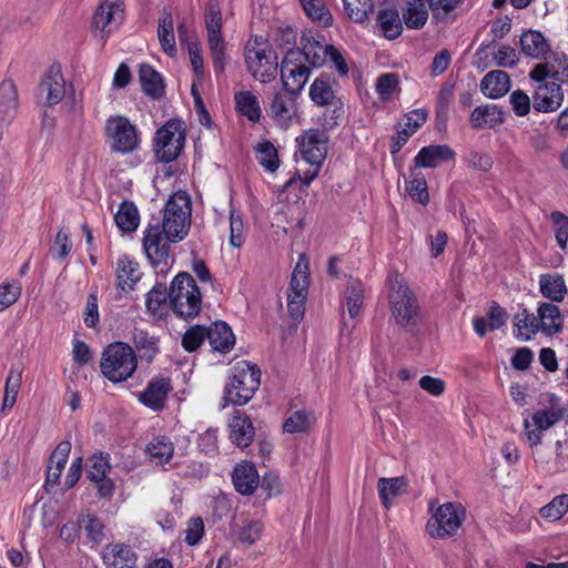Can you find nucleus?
<instances>
[{"label": "nucleus", "instance_id": "obj_31", "mask_svg": "<svg viewBox=\"0 0 568 568\" xmlns=\"http://www.w3.org/2000/svg\"><path fill=\"white\" fill-rule=\"evenodd\" d=\"M18 109V92L11 80L0 83V126L12 121Z\"/></svg>", "mask_w": 568, "mask_h": 568}, {"label": "nucleus", "instance_id": "obj_59", "mask_svg": "<svg viewBox=\"0 0 568 568\" xmlns=\"http://www.w3.org/2000/svg\"><path fill=\"white\" fill-rule=\"evenodd\" d=\"M206 338V327L195 325L190 327L182 337V346L187 352L195 351Z\"/></svg>", "mask_w": 568, "mask_h": 568}, {"label": "nucleus", "instance_id": "obj_14", "mask_svg": "<svg viewBox=\"0 0 568 568\" xmlns=\"http://www.w3.org/2000/svg\"><path fill=\"white\" fill-rule=\"evenodd\" d=\"M105 135L113 152L128 154L139 146L136 128L125 116H110L105 123Z\"/></svg>", "mask_w": 568, "mask_h": 568}, {"label": "nucleus", "instance_id": "obj_37", "mask_svg": "<svg viewBox=\"0 0 568 568\" xmlns=\"http://www.w3.org/2000/svg\"><path fill=\"white\" fill-rule=\"evenodd\" d=\"M234 102L236 111L247 118L250 121L256 123L261 119V106L257 97L251 91H240L234 94Z\"/></svg>", "mask_w": 568, "mask_h": 568}, {"label": "nucleus", "instance_id": "obj_41", "mask_svg": "<svg viewBox=\"0 0 568 568\" xmlns=\"http://www.w3.org/2000/svg\"><path fill=\"white\" fill-rule=\"evenodd\" d=\"M305 14L322 27L333 23V16L324 0H300Z\"/></svg>", "mask_w": 568, "mask_h": 568}, {"label": "nucleus", "instance_id": "obj_47", "mask_svg": "<svg viewBox=\"0 0 568 568\" xmlns=\"http://www.w3.org/2000/svg\"><path fill=\"white\" fill-rule=\"evenodd\" d=\"M406 191L412 200L426 205L429 202L427 183L420 172L410 171L409 180L406 181Z\"/></svg>", "mask_w": 568, "mask_h": 568}, {"label": "nucleus", "instance_id": "obj_60", "mask_svg": "<svg viewBox=\"0 0 568 568\" xmlns=\"http://www.w3.org/2000/svg\"><path fill=\"white\" fill-rule=\"evenodd\" d=\"M80 525L84 529L87 537L94 542H99L103 538V524L102 521L93 516L87 515L80 519Z\"/></svg>", "mask_w": 568, "mask_h": 568}, {"label": "nucleus", "instance_id": "obj_54", "mask_svg": "<svg viewBox=\"0 0 568 568\" xmlns=\"http://www.w3.org/2000/svg\"><path fill=\"white\" fill-rule=\"evenodd\" d=\"M346 14L355 22H364L373 11L372 0H343Z\"/></svg>", "mask_w": 568, "mask_h": 568}, {"label": "nucleus", "instance_id": "obj_56", "mask_svg": "<svg viewBox=\"0 0 568 568\" xmlns=\"http://www.w3.org/2000/svg\"><path fill=\"white\" fill-rule=\"evenodd\" d=\"M257 161L266 171L274 172L278 168L277 150L271 142L261 143L257 146Z\"/></svg>", "mask_w": 568, "mask_h": 568}, {"label": "nucleus", "instance_id": "obj_17", "mask_svg": "<svg viewBox=\"0 0 568 568\" xmlns=\"http://www.w3.org/2000/svg\"><path fill=\"white\" fill-rule=\"evenodd\" d=\"M65 94V81L59 67L48 69L38 87V97L47 105L58 104Z\"/></svg>", "mask_w": 568, "mask_h": 568}, {"label": "nucleus", "instance_id": "obj_32", "mask_svg": "<svg viewBox=\"0 0 568 568\" xmlns=\"http://www.w3.org/2000/svg\"><path fill=\"white\" fill-rule=\"evenodd\" d=\"M377 24L385 38L394 40L402 34L405 23L397 9L385 8L378 11Z\"/></svg>", "mask_w": 568, "mask_h": 568}, {"label": "nucleus", "instance_id": "obj_6", "mask_svg": "<svg viewBox=\"0 0 568 568\" xmlns=\"http://www.w3.org/2000/svg\"><path fill=\"white\" fill-rule=\"evenodd\" d=\"M169 297L173 312L181 318H192L201 311L202 295L189 273H180L173 278Z\"/></svg>", "mask_w": 568, "mask_h": 568}, {"label": "nucleus", "instance_id": "obj_13", "mask_svg": "<svg viewBox=\"0 0 568 568\" xmlns=\"http://www.w3.org/2000/svg\"><path fill=\"white\" fill-rule=\"evenodd\" d=\"M281 81L283 90L291 95H298L311 77V68L303 62L298 50H288L281 65Z\"/></svg>", "mask_w": 568, "mask_h": 568}, {"label": "nucleus", "instance_id": "obj_8", "mask_svg": "<svg viewBox=\"0 0 568 568\" xmlns=\"http://www.w3.org/2000/svg\"><path fill=\"white\" fill-rule=\"evenodd\" d=\"M549 404V407L536 410L531 414L530 419L527 418L524 422V432L530 446L541 444L542 432L559 423L567 413V408L555 395L550 396Z\"/></svg>", "mask_w": 568, "mask_h": 568}, {"label": "nucleus", "instance_id": "obj_46", "mask_svg": "<svg viewBox=\"0 0 568 568\" xmlns=\"http://www.w3.org/2000/svg\"><path fill=\"white\" fill-rule=\"evenodd\" d=\"M114 221L118 227L124 232H132L136 230L140 222V215L136 206L132 202L124 201L115 216Z\"/></svg>", "mask_w": 568, "mask_h": 568}, {"label": "nucleus", "instance_id": "obj_16", "mask_svg": "<svg viewBox=\"0 0 568 568\" xmlns=\"http://www.w3.org/2000/svg\"><path fill=\"white\" fill-rule=\"evenodd\" d=\"M297 95H291L284 90L276 92L270 103V116L281 129H288L297 118Z\"/></svg>", "mask_w": 568, "mask_h": 568}, {"label": "nucleus", "instance_id": "obj_48", "mask_svg": "<svg viewBox=\"0 0 568 568\" xmlns=\"http://www.w3.org/2000/svg\"><path fill=\"white\" fill-rule=\"evenodd\" d=\"M310 98L317 105H331L335 101V93L328 81L322 75L311 84Z\"/></svg>", "mask_w": 568, "mask_h": 568}, {"label": "nucleus", "instance_id": "obj_3", "mask_svg": "<svg viewBox=\"0 0 568 568\" xmlns=\"http://www.w3.org/2000/svg\"><path fill=\"white\" fill-rule=\"evenodd\" d=\"M529 78L538 83L532 95V106L535 110L544 113L556 111L562 103L564 93L559 84L547 82L546 80L548 78L561 80L559 72L550 63L546 62L537 64L529 72Z\"/></svg>", "mask_w": 568, "mask_h": 568}, {"label": "nucleus", "instance_id": "obj_39", "mask_svg": "<svg viewBox=\"0 0 568 568\" xmlns=\"http://www.w3.org/2000/svg\"><path fill=\"white\" fill-rule=\"evenodd\" d=\"M132 343L142 359L151 362L159 353V341L148 332L134 328Z\"/></svg>", "mask_w": 568, "mask_h": 568}, {"label": "nucleus", "instance_id": "obj_45", "mask_svg": "<svg viewBox=\"0 0 568 568\" xmlns=\"http://www.w3.org/2000/svg\"><path fill=\"white\" fill-rule=\"evenodd\" d=\"M364 292L365 288L361 281L352 280L348 282L345 291V301L351 318H355L359 315L364 303Z\"/></svg>", "mask_w": 568, "mask_h": 568}, {"label": "nucleus", "instance_id": "obj_38", "mask_svg": "<svg viewBox=\"0 0 568 568\" xmlns=\"http://www.w3.org/2000/svg\"><path fill=\"white\" fill-rule=\"evenodd\" d=\"M523 52L534 59H542L549 51V44L538 31H527L520 38Z\"/></svg>", "mask_w": 568, "mask_h": 568}, {"label": "nucleus", "instance_id": "obj_52", "mask_svg": "<svg viewBox=\"0 0 568 568\" xmlns=\"http://www.w3.org/2000/svg\"><path fill=\"white\" fill-rule=\"evenodd\" d=\"M207 45L212 58L213 69L216 74H222L227 64L226 42L224 38L207 39Z\"/></svg>", "mask_w": 568, "mask_h": 568}, {"label": "nucleus", "instance_id": "obj_55", "mask_svg": "<svg viewBox=\"0 0 568 568\" xmlns=\"http://www.w3.org/2000/svg\"><path fill=\"white\" fill-rule=\"evenodd\" d=\"M552 223V230L558 246L566 251L568 248V216L559 211H554L549 215Z\"/></svg>", "mask_w": 568, "mask_h": 568}, {"label": "nucleus", "instance_id": "obj_36", "mask_svg": "<svg viewBox=\"0 0 568 568\" xmlns=\"http://www.w3.org/2000/svg\"><path fill=\"white\" fill-rule=\"evenodd\" d=\"M158 39L162 50L170 57L176 54L173 18L170 11L164 10L159 19Z\"/></svg>", "mask_w": 568, "mask_h": 568}, {"label": "nucleus", "instance_id": "obj_5", "mask_svg": "<svg viewBox=\"0 0 568 568\" xmlns=\"http://www.w3.org/2000/svg\"><path fill=\"white\" fill-rule=\"evenodd\" d=\"M138 366L134 349L126 343L110 344L103 352L100 368L105 378L112 383L130 378Z\"/></svg>", "mask_w": 568, "mask_h": 568}, {"label": "nucleus", "instance_id": "obj_10", "mask_svg": "<svg viewBox=\"0 0 568 568\" xmlns=\"http://www.w3.org/2000/svg\"><path fill=\"white\" fill-rule=\"evenodd\" d=\"M185 144L184 123L172 119L163 124L154 136V152L164 163H170L180 155Z\"/></svg>", "mask_w": 568, "mask_h": 568}, {"label": "nucleus", "instance_id": "obj_19", "mask_svg": "<svg viewBox=\"0 0 568 568\" xmlns=\"http://www.w3.org/2000/svg\"><path fill=\"white\" fill-rule=\"evenodd\" d=\"M455 158V152L446 144L422 148L414 158L415 166L434 169Z\"/></svg>", "mask_w": 568, "mask_h": 568}, {"label": "nucleus", "instance_id": "obj_62", "mask_svg": "<svg viewBox=\"0 0 568 568\" xmlns=\"http://www.w3.org/2000/svg\"><path fill=\"white\" fill-rule=\"evenodd\" d=\"M427 119V111L424 109H416L409 112L399 122V130H408L409 136H412Z\"/></svg>", "mask_w": 568, "mask_h": 568}, {"label": "nucleus", "instance_id": "obj_25", "mask_svg": "<svg viewBox=\"0 0 568 568\" xmlns=\"http://www.w3.org/2000/svg\"><path fill=\"white\" fill-rule=\"evenodd\" d=\"M301 44L302 49L297 50L302 53L304 63H308L313 68H321L325 64L331 44L306 34L302 37Z\"/></svg>", "mask_w": 568, "mask_h": 568}, {"label": "nucleus", "instance_id": "obj_22", "mask_svg": "<svg viewBox=\"0 0 568 568\" xmlns=\"http://www.w3.org/2000/svg\"><path fill=\"white\" fill-rule=\"evenodd\" d=\"M102 559L108 568H133L138 557L129 545L113 544L103 549Z\"/></svg>", "mask_w": 568, "mask_h": 568}, {"label": "nucleus", "instance_id": "obj_11", "mask_svg": "<svg viewBox=\"0 0 568 568\" xmlns=\"http://www.w3.org/2000/svg\"><path fill=\"white\" fill-rule=\"evenodd\" d=\"M245 63L251 75L262 83L273 81L277 72V57L267 43L254 41L245 49Z\"/></svg>", "mask_w": 568, "mask_h": 568}, {"label": "nucleus", "instance_id": "obj_29", "mask_svg": "<svg viewBox=\"0 0 568 568\" xmlns=\"http://www.w3.org/2000/svg\"><path fill=\"white\" fill-rule=\"evenodd\" d=\"M514 336L521 342L531 341L539 331L537 316L527 308L518 311L513 318Z\"/></svg>", "mask_w": 568, "mask_h": 568}, {"label": "nucleus", "instance_id": "obj_15", "mask_svg": "<svg viewBox=\"0 0 568 568\" xmlns=\"http://www.w3.org/2000/svg\"><path fill=\"white\" fill-rule=\"evenodd\" d=\"M124 19V6L122 0H104L95 10L92 18V29L101 33L104 40L116 30Z\"/></svg>", "mask_w": 568, "mask_h": 568}, {"label": "nucleus", "instance_id": "obj_26", "mask_svg": "<svg viewBox=\"0 0 568 568\" xmlns=\"http://www.w3.org/2000/svg\"><path fill=\"white\" fill-rule=\"evenodd\" d=\"M470 125L474 129L495 128L505 122L504 110L496 104H484L476 106L469 116Z\"/></svg>", "mask_w": 568, "mask_h": 568}, {"label": "nucleus", "instance_id": "obj_35", "mask_svg": "<svg viewBox=\"0 0 568 568\" xmlns=\"http://www.w3.org/2000/svg\"><path fill=\"white\" fill-rule=\"evenodd\" d=\"M139 80L143 92L152 99H159L164 92V83L161 74L149 64H141Z\"/></svg>", "mask_w": 568, "mask_h": 568}, {"label": "nucleus", "instance_id": "obj_58", "mask_svg": "<svg viewBox=\"0 0 568 568\" xmlns=\"http://www.w3.org/2000/svg\"><path fill=\"white\" fill-rule=\"evenodd\" d=\"M110 470L109 456L101 452L94 453L90 458V466L87 476L90 480L101 479Z\"/></svg>", "mask_w": 568, "mask_h": 568}, {"label": "nucleus", "instance_id": "obj_40", "mask_svg": "<svg viewBox=\"0 0 568 568\" xmlns=\"http://www.w3.org/2000/svg\"><path fill=\"white\" fill-rule=\"evenodd\" d=\"M145 450L153 463L164 465L173 457L174 445L169 437L158 436L146 445Z\"/></svg>", "mask_w": 568, "mask_h": 568}, {"label": "nucleus", "instance_id": "obj_30", "mask_svg": "<svg viewBox=\"0 0 568 568\" xmlns=\"http://www.w3.org/2000/svg\"><path fill=\"white\" fill-rule=\"evenodd\" d=\"M115 276L121 291H132L141 277L139 264L128 256L120 257L116 262Z\"/></svg>", "mask_w": 568, "mask_h": 568}, {"label": "nucleus", "instance_id": "obj_51", "mask_svg": "<svg viewBox=\"0 0 568 568\" xmlns=\"http://www.w3.org/2000/svg\"><path fill=\"white\" fill-rule=\"evenodd\" d=\"M568 513V494H561L552 498L547 505L539 509L542 518L555 521Z\"/></svg>", "mask_w": 568, "mask_h": 568}, {"label": "nucleus", "instance_id": "obj_42", "mask_svg": "<svg viewBox=\"0 0 568 568\" xmlns=\"http://www.w3.org/2000/svg\"><path fill=\"white\" fill-rule=\"evenodd\" d=\"M406 486L407 480L403 476L394 478H379L377 481V489L384 507L389 508L392 498L405 491Z\"/></svg>", "mask_w": 568, "mask_h": 568}, {"label": "nucleus", "instance_id": "obj_9", "mask_svg": "<svg viewBox=\"0 0 568 568\" xmlns=\"http://www.w3.org/2000/svg\"><path fill=\"white\" fill-rule=\"evenodd\" d=\"M466 518L462 504L447 501L440 505L426 524V531L433 538H448L457 534Z\"/></svg>", "mask_w": 568, "mask_h": 568}, {"label": "nucleus", "instance_id": "obj_61", "mask_svg": "<svg viewBox=\"0 0 568 568\" xmlns=\"http://www.w3.org/2000/svg\"><path fill=\"white\" fill-rule=\"evenodd\" d=\"M462 0H427L436 20H445L460 4Z\"/></svg>", "mask_w": 568, "mask_h": 568}, {"label": "nucleus", "instance_id": "obj_4", "mask_svg": "<svg viewBox=\"0 0 568 568\" xmlns=\"http://www.w3.org/2000/svg\"><path fill=\"white\" fill-rule=\"evenodd\" d=\"M261 371L246 361L237 362L224 388V399L233 405H245L258 389Z\"/></svg>", "mask_w": 568, "mask_h": 568}, {"label": "nucleus", "instance_id": "obj_34", "mask_svg": "<svg viewBox=\"0 0 568 568\" xmlns=\"http://www.w3.org/2000/svg\"><path fill=\"white\" fill-rule=\"evenodd\" d=\"M539 287L541 294L552 302H562L567 294L566 281L558 273L542 274L539 280Z\"/></svg>", "mask_w": 568, "mask_h": 568}, {"label": "nucleus", "instance_id": "obj_53", "mask_svg": "<svg viewBox=\"0 0 568 568\" xmlns=\"http://www.w3.org/2000/svg\"><path fill=\"white\" fill-rule=\"evenodd\" d=\"M262 531L263 525L261 521L245 518L242 521V526L236 531V536L240 542L251 546L261 538Z\"/></svg>", "mask_w": 568, "mask_h": 568}, {"label": "nucleus", "instance_id": "obj_1", "mask_svg": "<svg viewBox=\"0 0 568 568\" xmlns=\"http://www.w3.org/2000/svg\"><path fill=\"white\" fill-rule=\"evenodd\" d=\"M388 300L396 325L413 333L422 321L420 306L414 292L397 275L390 280Z\"/></svg>", "mask_w": 568, "mask_h": 568}, {"label": "nucleus", "instance_id": "obj_28", "mask_svg": "<svg viewBox=\"0 0 568 568\" xmlns=\"http://www.w3.org/2000/svg\"><path fill=\"white\" fill-rule=\"evenodd\" d=\"M206 338L211 347L220 353L230 352L235 343L231 327L224 322H215L206 328Z\"/></svg>", "mask_w": 568, "mask_h": 568}, {"label": "nucleus", "instance_id": "obj_33", "mask_svg": "<svg viewBox=\"0 0 568 568\" xmlns=\"http://www.w3.org/2000/svg\"><path fill=\"white\" fill-rule=\"evenodd\" d=\"M71 452V443L69 440L61 442L50 457V463L47 471L45 485H55L61 476V473L68 462Z\"/></svg>", "mask_w": 568, "mask_h": 568}, {"label": "nucleus", "instance_id": "obj_49", "mask_svg": "<svg viewBox=\"0 0 568 568\" xmlns=\"http://www.w3.org/2000/svg\"><path fill=\"white\" fill-rule=\"evenodd\" d=\"M21 372L19 369L11 368L6 381L4 396L1 405L2 413H6L14 406L21 386Z\"/></svg>", "mask_w": 568, "mask_h": 568}, {"label": "nucleus", "instance_id": "obj_44", "mask_svg": "<svg viewBox=\"0 0 568 568\" xmlns=\"http://www.w3.org/2000/svg\"><path fill=\"white\" fill-rule=\"evenodd\" d=\"M308 283V265L307 262L303 263L301 257L292 274L288 295L294 296V298H306Z\"/></svg>", "mask_w": 568, "mask_h": 568}, {"label": "nucleus", "instance_id": "obj_12", "mask_svg": "<svg viewBox=\"0 0 568 568\" xmlns=\"http://www.w3.org/2000/svg\"><path fill=\"white\" fill-rule=\"evenodd\" d=\"M143 250L158 273H166L170 260V239L161 231L160 221L149 223L143 232Z\"/></svg>", "mask_w": 568, "mask_h": 568}, {"label": "nucleus", "instance_id": "obj_63", "mask_svg": "<svg viewBox=\"0 0 568 568\" xmlns=\"http://www.w3.org/2000/svg\"><path fill=\"white\" fill-rule=\"evenodd\" d=\"M21 295L19 282L4 283L0 285V312L11 306Z\"/></svg>", "mask_w": 568, "mask_h": 568}, {"label": "nucleus", "instance_id": "obj_21", "mask_svg": "<svg viewBox=\"0 0 568 568\" xmlns=\"http://www.w3.org/2000/svg\"><path fill=\"white\" fill-rule=\"evenodd\" d=\"M234 488L242 495H252L260 484V476L250 462L237 464L232 473Z\"/></svg>", "mask_w": 568, "mask_h": 568}, {"label": "nucleus", "instance_id": "obj_27", "mask_svg": "<svg viewBox=\"0 0 568 568\" xmlns=\"http://www.w3.org/2000/svg\"><path fill=\"white\" fill-rule=\"evenodd\" d=\"M510 78L505 71L488 72L480 82L483 94L489 99L504 97L510 89Z\"/></svg>", "mask_w": 568, "mask_h": 568}, {"label": "nucleus", "instance_id": "obj_20", "mask_svg": "<svg viewBox=\"0 0 568 568\" xmlns=\"http://www.w3.org/2000/svg\"><path fill=\"white\" fill-rule=\"evenodd\" d=\"M229 432L231 442L240 448L247 447L255 435L251 418L240 410H236L232 416L229 424Z\"/></svg>", "mask_w": 568, "mask_h": 568}, {"label": "nucleus", "instance_id": "obj_2", "mask_svg": "<svg viewBox=\"0 0 568 568\" xmlns=\"http://www.w3.org/2000/svg\"><path fill=\"white\" fill-rule=\"evenodd\" d=\"M191 197L186 192L178 191L170 196L160 227L171 242H180L186 237L191 226Z\"/></svg>", "mask_w": 568, "mask_h": 568}, {"label": "nucleus", "instance_id": "obj_18", "mask_svg": "<svg viewBox=\"0 0 568 568\" xmlns=\"http://www.w3.org/2000/svg\"><path fill=\"white\" fill-rule=\"evenodd\" d=\"M171 390L172 384L170 378H153L149 382L145 389L139 393V400L152 410L159 412L164 407Z\"/></svg>", "mask_w": 568, "mask_h": 568}, {"label": "nucleus", "instance_id": "obj_50", "mask_svg": "<svg viewBox=\"0 0 568 568\" xmlns=\"http://www.w3.org/2000/svg\"><path fill=\"white\" fill-rule=\"evenodd\" d=\"M314 422L315 418L307 412L296 410L285 419L283 430L288 434L306 433L312 428Z\"/></svg>", "mask_w": 568, "mask_h": 568}, {"label": "nucleus", "instance_id": "obj_23", "mask_svg": "<svg viewBox=\"0 0 568 568\" xmlns=\"http://www.w3.org/2000/svg\"><path fill=\"white\" fill-rule=\"evenodd\" d=\"M429 10L427 0H403L402 19L408 29L419 30L427 23Z\"/></svg>", "mask_w": 568, "mask_h": 568}, {"label": "nucleus", "instance_id": "obj_43", "mask_svg": "<svg viewBox=\"0 0 568 568\" xmlns=\"http://www.w3.org/2000/svg\"><path fill=\"white\" fill-rule=\"evenodd\" d=\"M204 24L207 33V39L223 38V18L221 7L217 1L210 0L206 3L204 11Z\"/></svg>", "mask_w": 568, "mask_h": 568}, {"label": "nucleus", "instance_id": "obj_64", "mask_svg": "<svg viewBox=\"0 0 568 568\" xmlns=\"http://www.w3.org/2000/svg\"><path fill=\"white\" fill-rule=\"evenodd\" d=\"M509 102L514 113L517 116L527 115L532 105L528 94L520 89H517L511 92L509 97Z\"/></svg>", "mask_w": 568, "mask_h": 568}, {"label": "nucleus", "instance_id": "obj_24", "mask_svg": "<svg viewBox=\"0 0 568 568\" xmlns=\"http://www.w3.org/2000/svg\"><path fill=\"white\" fill-rule=\"evenodd\" d=\"M539 331L546 336L559 334L564 328V317L557 305L541 303L537 308Z\"/></svg>", "mask_w": 568, "mask_h": 568}, {"label": "nucleus", "instance_id": "obj_57", "mask_svg": "<svg viewBox=\"0 0 568 568\" xmlns=\"http://www.w3.org/2000/svg\"><path fill=\"white\" fill-rule=\"evenodd\" d=\"M375 89L382 101H388L398 89V77L395 73H383L376 80Z\"/></svg>", "mask_w": 568, "mask_h": 568}, {"label": "nucleus", "instance_id": "obj_7", "mask_svg": "<svg viewBox=\"0 0 568 568\" xmlns=\"http://www.w3.org/2000/svg\"><path fill=\"white\" fill-rule=\"evenodd\" d=\"M298 143L301 155L311 168L301 178L304 185H310L320 172L326 155H327V134L320 129H310L296 139Z\"/></svg>", "mask_w": 568, "mask_h": 568}]
</instances>
